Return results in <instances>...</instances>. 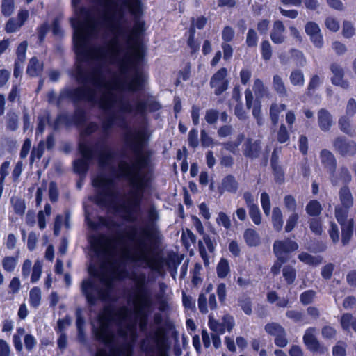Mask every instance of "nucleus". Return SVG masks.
Instances as JSON below:
<instances>
[{"instance_id": "obj_34", "label": "nucleus", "mask_w": 356, "mask_h": 356, "mask_svg": "<svg viewBox=\"0 0 356 356\" xmlns=\"http://www.w3.org/2000/svg\"><path fill=\"white\" fill-rule=\"evenodd\" d=\"M340 323L343 330H348L351 327L353 330L356 332V318H355L351 314H343L341 316Z\"/></svg>"}, {"instance_id": "obj_28", "label": "nucleus", "mask_w": 356, "mask_h": 356, "mask_svg": "<svg viewBox=\"0 0 356 356\" xmlns=\"http://www.w3.org/2000/svg\"><path fill=\"white\" fill-rule=\"evenodd\" d=\"M212 290L213 285L212 284H209L206 287L204 293H201L199 295L197 300L198 309L202 314H205L208 313L207 298L206 297V294L211 293Z\"/></svg>"}, {"instance_id": "obj_30", "label": "nucleus", "mask_w": 356, "mask_h": 356, "mask_svg": "<svg viewBox=\"0 0 356 356\" xmlns=\"http://www.w3.org/2000/svg\"><path fill=\"white\" fill-rule=\"evenodd\" d=\"M243 237L248 246H257L260 243V237L253 229H247L244 232Z\"/></svg>"}, {"instance_id": "obj_47", "label": "nucleus", "mask_w": 356, "mask_h": 356, "mask_svg": "<svg viewBox=\"0 0 356 356\" xmlns=\"http://www.w3.org/2000/svg\"><path fill=\"white\" fill-rule=\"evenodd\" d=\"M261 54L262 56V58L265 61H268L270 60L273 55V51L271 44H270L269 41H262V42L261 43Z\"/></svg>"}, {"instance_id": "obj_53", "label": "nucleus", "mask_w": 356, "mask_h": 356, "mask_svg": "<svg viewBox=\"0 0 356 356\" xmlns=\"http://www.w3.org/2000/svg\"><path fill=\"white\" fill-rule=\"evenodd\" d=\"M342 34L346 38H350L355 34V29L351 22L347 20L343 21Z\"/></svg>"}, {"instance_id": "obj_12", "label": "nucleus", "mask_w": 356, "mask_h": 356, "mask_svg": "<svg viewBox=\"0 0 356 356\" xmlns=\"http://www.w3.org/2000/svg\"><path fill=\"white\" fill-rule=\"evenodd\" d=\"M95 156L97 158V164L100 169L110 167L115 159V152L108 145V143L100 142L98 147H95Z\"/></svg>"}, {"instance_id": "obj_14", "label": "nucleus", "mask_w": 356, "mask_h": 356, "mask_svg": "<svg viewBox=\"0 0 356 356\" xmlns=\"http://www.w3.org/2000/svg\"><path fill=\"white\" fill-rule=\"evenodd\" d=\"M333 147L342 156H354L356 154V142L345 136H338L333 141Z\"/></svg>"}, {"instance_id": "obj_21", "label": "nucleus", "mask_w": 356, "mask_h": 356, "mask_svg": "<svg viewBox=\"0 0 356 356\" xmlns=\"http://www.w3.org/2000/svg\"><path fill=\"white\" fill-rule=\"evenodd\" d=\"M285 26L282 21L276 20L274 22L270 35V39L274 44H280L285 41Z\"/></svg>"}, {"instance_id": "obj_16", "label": "nucleus", "mask_w": 356, "mask_h": 356, "mask_svg": "<svg viewBox=\"0 0 356 356\" xmlns=\"http://www.w3.org/2000/svg\"><path fill=\"white\" fill-rule=\"evenodd\" d=\"M316 329L315 327H309L305 330L303 336V342L307 348L313 353L323 354L327 351V348L321 346L316 337Z\"/></svg>"}, {"instance_id": "obj_17", "label": "nucleus", "mask_w": 356, "mask_h": 356, "mask_svg": "<svg viewBox=\"0 0 356 356\" xmlns=\"http://www.w3.org/2000/svg\"><path fill=\"white\" fill-rule=\"evenodd\" d=\"M298 248V243L290 238L277 240L274 242L273 247L275 255L279 257L282 260V257H289L288 254L297 250Z\"/></svg>"}, {"instance_id": "obj_19", "label": "nucleus", "mask_w": 356, "mask_h": 356, "mask_svg": "<svg viewBox=\"0 0 356 356\" xmlns=\"http://www.w3.org/2000/svg\"><path fill=\"white\" fill-rule=\"evenodd\" d=\"M261 142L248 138L243 145V153L245 157L250 159L258 158L261 153Z\"/></svg>"}, {"instance_id": "obj_36", "label": "nucleus", "mask_w": 356, "mask_h": 356, "mask_svg": "<svg viewBox=\"0 0 356 356\" xmlns=\"http://www.w3.org/2000/svg\"><path fill=\"white\" fill-rule=\"evenodd\" d=\"M348 116H341L338 121L339 128L345 134L352 136L353 134V128L350 123V120Z\"/></svg>"}, {"instance_id": "obj_26", "label": "nucleus", "mask_w": 356, "mask_h": 356, "mask_svg": "<svg viewBox=\"0 0 356 356\" xmlns=\"http://www.w3.org/2000/svg\"><path fill=\"white\" fill-rule=\"evenodd\" d=\"M354 220L353 218L348 221L346 225H341V243L343 245L349 243L353 233Z\"/></svg>"}, {"instance_id": "obj_43", "label": "nucleus", "mask_w": 356, "mask_h": 356, "mask_svg": "<svg viewBox=\"0 0 356 356\" xmlns=\"http://www.w3.org/2000/svg\"><path fill=\"white\" fill-rule=\"evenodd\" d=\"M209 327L212 331L218 334H222L225 332V323H220L214 319L211 315L209 316Z\"/></svg>"}, {"instance_id": "obj_59", "label": "nucleus", "mask_w": 356, "mask_h": 356, "mask_svg": "<svg viewBox=\"0 0 356 356\" xmlns=\"http://www.w3.org/2000/svg\"><path fill=\"white\" fill-rule=\"evenodd\" d=\"M261 204L266 216H269L270 212V201L267 193L263 192L261 194Z\"/></svg>"}, {"instance_id": "obj_55", "label": "nucleus", "mask_w": 356, "mask_h": 356, "mask_svg": "<svg viewBox=\"0 0 356 356\" xmlns=\"http://www.w3.org/2000/svg\"><path fill=\"white\" fill-rule=\"evenodd\" d=\"M258 36L253 29H250L246 36V44L248 47H255L257 45Z\"/></svg>"}, {"instance_id": "obj_23", "label": "nucleus", "mask_w": 356, "mask_h": 356, "mask_svg": "<svg viewBox=\"0 0 356 356\" xmlns=\"http://www.w3.org/2000/svg\"><path fill=\"white\" fill-rule=\"evenodd\" d=\"M339 197L341 205L346 208H352L354 198L350 189L348 186H343L339 191Z\"/></svg>"}, {"instance_id": "obj_63", "label": "nucleus", "mask_w": 356, "mask_h": 356, "mask_svg": "<svg viewBox=\"0 0 356 356\" xmlns=\"http://www.w3.org/2000/svg\"><path fill=\"white\" fill-rule=\"evenodd\" d=\"M28 43L26 41L22 42L17 47L16 54L17 60L23 63L25 60L26 58V51L27 49Z\"/></svg>"}, {"instance_id": "obj_7", "label": "nucleus", "mask_w": 356, "mask_h": 356, "mask_svg": "<svg viewBox=\"0 0 356 356\" xmlns=\"http://www.w3.org/2000/svg\"><path fill=\"white\" fill-rule=\"evenodd\" d=\"M99 282L91 278L82 280L81 292L89 307L95 306L98 301L105 302L111 298L113 289V278L102 273L99 276Z\"/></svg>"}, {"instance_id": "obj_22", "label": "nucleus", "mask_w": 356, "mask_h": 356, "mask_svg": "<svg viewBox=\"0 0 356 356\" xmlns=\"http://www.w3.org/2000/svg\"><path fill=\"white\" fill-rule=\"evenodd\" d=\"M318 124L323 131H328L333 124V118L331 113L325 108H321L317 113Z\"/></svg>"}, {"instance_id": "obj_38", "label": "nucleus", "mask_w": 356, "mask_h": 356, "mask_svg": "<svg viewBox=\"0 0 356 356\" xmlns=\"http://www.w3.org/2000/svg\"><path fill=\"white\" fill-rule=\"evenodd\" d=\"M216 273L219 278H225L230 273L229 261L227 259L221 258L216 266Z\"/></svg>"}, {"instance_id": "obj_39", "label": "nucleus", "mask_w": 356, "mask_h": 356, "mask_svg": "<svg viewBox=\"0 0 356 356\" xmlns=\"http://www.w3.org/2000/svg\"><path fill=\"white\" fill-rule=\"evenodd\" d=\"M298 259L302 262L312 266H318L322 262L321 257H314L307 252H301L298 255Z\"/></svg>"}, {"instance_id": "obj_25", "label": "nucleus", "mask_w": 356, "mask_h": 356, "mask_svg": "<svg viewBox=\"0 0 356 356\" xmlns=\"http://www.w3.org/2000/svg\"><path fill=\"white\" fill-rule=\"evenodd\" d=\"M42 71L43 63H40L36 57L31 58L27 66L26 74L30 76L35 77L40 76Z\"/></svg>"}, {"instance_id": "obj_18", "label": "nucleus", "mask_w": 356, "mask_h": 356, "mask_svg": "<svg viewBox=\"0 0 356 356\" xmlns=\"http://www.w3.org/2000/svg\"><path fill=\"white\" fill-rule=\"evenodd\" d=\"M330 70L332 74L331 77V83L337 86H340L343 89L349 88V82L345 80V72L343 68L337 63H332L330 65Z\"/></svg>"}, {"instance_id": "obj_52", "label": "nucleus", "mask_w": 356, "mask_h": 356, "mask_svg": "<svg viewBox=\"0 0 356 356\" xmlns=\"http://www.w3.org/2000/svg\"><path fill=\"white\" fill-rule=\"evenodd\" d=\"M11 203L16 214L19 216L24 215L26 209L24 200L17 197L12 198Z\"/></svg>"}, {"instance_id": "obj_51", "label": "nucleus", "mask_w": 356, "mask_h": 356, "mask_svg": "<svg viewBox=\"0 0 356 356\" xmlns=\"http://www.w3.org/2000/svg\"><path fill=\"white\" fill-rule=\"evenodd\" d=\"M15 9V1L14 0H2L1 3V13L5 17L10 16Z\"/></svg>"}, {"instance_id": "obj_42", "label": "nucleus", "mask_w": 356, "mask_h": 356, "mask_svg": "<svg viewBox=\"0 0 356 356\" xmlns=\"http://www.w3.org/2000/svg\"><path fill=\"white\" fill-rule=\"evenodd\" d=\"M25 334V329L24 327H18L17 332L13 336V343L15 350L20 353L23 350V345L21 341L22 337Z\"/></svg>"}, {"instance_id": "obj_37", "label": "nucleus", "mask_w": 356, "mask_h": 356, "mask_svg": "<svg viewBox=\"0 0 356 356\" xmlns=\"http://www.w3.org/2000/svg\"><path fill=\"white\" fill-rule=\"evenodd\" d=\"M272 222L277 232L282 230L283 227L282 213L279 207H274L272 213Z\"/></svg>"}, {"instance_id": "obj_11", "label": "nucleus", "mask_w": 356, "mask_h": 356, "mask_svg": "<svg viewBox=\"0 0 356 356\" xmlns=\"http://www.w3.org/2000/svg\"><path fill=\"white\" fill-rule=\"evenodd\" d=\"M79 150L81 157L74 161V170L79 175H85L88 171L91 161L94 159V149L87 143H80Z\"/></svg>"}, {"instance_id": "obj_57", "label": "nucleus", "mask_w": 356, "mask_h": 356, "mask_svg": "<svg viewBox=\"0 0 356 356\" xmlns=\"http://www.w3.org/2000/svg\"><path fill=\"white\" fill-rule=\"evenodd\" d=\"M219 118V112L216 109H208L206 111L204 119L209 124H213L217 122Z\"/></svg>"}, {"instance_id": "obj_8", "label": "nucleus", "mask_w": 356, "mask_h": 356, "mask_svg": "<svg viewBox=\"0 0 356 356\" xmlns=\"http://www.w3.org/2000/svg\"><path fill=\"white\" fill-rule=\"evenodd\" d=\"M142 346L146 353L158 352L160 356H166L168 345L165 329L159 327L154 332L147 333L146 339L142 341Z\"/></svg>"}, {"instance_id": "obj_6", "label": "nucleus", "mask_w": 356, "mask_h": 356, "mask_svg": "<svg viewBox=\"0 0 356 356\" xmlns=\"http://www.w3.org/2000/svg\"><path fill=\"white\" fill-rule=\"evenodd\" d=\"M113 313L109 307H105L98 315L99 327H94L93 332L97 341L110 348L108 353L104 348L98 349L95 356H132V348L127 345L114 346L115 334L111 328Z\"/></svg>"}, {"instance_id": "obj_31", "label": "nucleus", "mask_w": 356, "mask_h": 356, "mask_svg": "<svg viewBox=\"0 0 356 356\" xmlns=\"http://www.w3.org/2000/svg\"><path fill=\"white\" fill-rule=\"evenodd\" d=\"M305 210L309 216L316 217L321 213L323 207L318 200H312L307 203Z\"/></svg>"}, {"instance_id": "obj_49", "label": "nucleus", "mask_w": 356, "mask_h": 356, "mask_svg": "<svg viewBox=\"0 0 356 356\" xmlns=\"http://www.w3.org/2000/svg\"><path fill=\"white\" fill-rule=\"evenodd\" d=\"M238 302L245 314L250 315L252 314V300L250 297L243 296L238 299Z\"/></svg>"}, {"instance_id": "obj_60", "label": "nucleus", "mask_w": 356, "mask_h": 356, "mask_svg": "<svg viewBox=\"0 0 356 356\" xmlns=\"http://www.w3.org/2000/svg\"><path fill=\"white\" fill-rule=\"evenodd\" d=\"M315 295L316 292L313 290H307L303 292L300 294V302L304 305L312 303L315 297Z\"/></svg>"}, {"instance_id": "obj_54", "label": "nucleus", "mask_w": 356, "mask_h": 356, "mask_svg": "<svg viewBox=\"0 0 356 356\" xmlns=\"http://www.w3.org/2000/svg\"><path fill=\"white\" fill-rule=\"evenodd\" d=\"M21 24L14 17L10 18L5 25V31L7 33H15L20 29Z\"/></svg>"}, {"instance_id": "obj_45", "label": "nucleus", "mask_w": 356, "mask_h": 356, "mask_svg": "<svg viewBox=\"0 0 356 356\" xmlns=\"http://www.w3.org/2000/svg\"><path fill=\"white\" fill-rule=\"evenodd\" d=\"M44 142L41 140L39 142L37 147H34L32 149L30 156L31 163H33L35 159L39 160L42 158L44 152Z\"/></svg>"}, {"instance_id": "obj_3", "label": "nucleus", "mask_w": 356, "mask_h": 356, "mask_svg": "<svg viewBox=\"0 0 356 356\" xmlns=\"http://www.w3.org/2000/svg\"><path fill=\"white\" fill-rule=\"evenodd\" d=\"M148 222L145 227H138L132 225L126 234V237L133 243V252L129 248H121L124 258L135 262L145 263L152 270L159 272L163 267V259L152 253L163 239L159 228L155 222L159 220L156 209L152 207L149 209Z\"/></svg>"}, {"instance_id": "obj_33", "label": "nucleus", "mask_w": 356, "mask_h": 356, "mask_svg": "<svg viewBox=\"0 0 356 356\" xmlns=\"http://www.w3.org/2000/svg\"><path fill=\"white\" fill-rule=\"evenodd\" d=\"M19 257V252L15 257L6 256L2 259V266L5 271L11 273L15 270Z\"/></svg>"}, {"instance_id": "obj_35", "label": "nucleus", "mask_w": 356, "mask_h": 356, "mask_svg": "<svg viewBox=\"0 0 356 356\" xmlns=\"http://www.w3.org/2000/svg\"><path fill=\"white\" fill-rule=\"evenodd\" d=\"M292 86H302L305 83V76L302 71L299 69L293 70L289 76Z\"/></svg>"}, {"instance_id": "obj_5", "label": "nucleus", "mask_w": 356, "mask_h": 356, "mask_svg": "<svg viewBox=\"0 0 356 356\" xmlns=\"http://www.w3.org/2000/svg\"><path fill=\"white\" fill-rule=\"evenodd\" d=\"M81 84L82 86L74 88H64L61 89L58 97L54 90H49L47 94V102L60 106L64 99H68L74 106H77L81 102H86L92 105H98L100 109L105 111L109 110L113 106L115 99L111 90L97 98L95 88L86 86L87 83Z\"/></svg>"}, {"instance_id": "obj_56", "label": "nucleus", "mask_w": 356, "mask_h": 356, "mask_svg": "<svg viewBox=\"0 0 356 356\" xmlns=\"http://www.w3.org/2000/svg\"><path fill=\"white\" fill-rule=\"evenodd\" d=\"M309 228L311 231L316 235H321L322 233V224L319 218H312L309 220Z\"/></svg>"}, {"instance_id": "obj_15", "label": "nucleus", "mask_w": 356, "mask_h": 356, "mask_svg": "<svg viewBox=\"0 0 356 356\" xmlns=\"http://www.w3.org/2000/svg\"><path fill=\"white\" fill-rule=\"evenodd\" d=\"M227 70L225 67L219 69L211 78L209 85L214 89L216 95H220L227 90L229 81L226 79Z\"/></svg>"}, {"instance_id": "obj_27", "label": "nucleus", "mask_w": 356, "mask_h": 356, "mask_svg": "<svg viewBox=\"0 0 356 356\" xmlns=\"http://www.w3.org/2000/svg\"><path fill=\"white\" fill-rule=\"evenodd\" d=\"M238 188V183L233 175H229L223 178L221 183V188L223 191H226L232 193H236Z\"/></svg>"}, {"instance_id": "obj_40", "label": "nucleus", "mask_w": 356, "mask_h": 356, "mask_svg": "<svg viewBox=\"0 0 356 356\" xmlns=\"http://www.w3.org/2000/svg\"><path fill=\"white\" fill-rule=\"evenodd\" d=\"M19 118L16 113L9 111L7 113L6 129L11 131H15L18 129Z\"/></svg>"}, {"instance_id": "obj_20", "label": "nucleus", "mask_w": 356, "mask_h": 356, "mask_svg": "<svg viewBox=\"0 0 356 356\" xmlns=\"http://www.w3.org/2000/svg\"><path fill=\"white\" fill-rule=\"evenodd\" d=\"M152 307H145L141 302H135V312L140 316L139 329L145 332L147 330L149 313Z\"/></svg>"}, {"instance_id": "obj_48", "label": "nucleus", "mask_w": 356, "mask_h": 356, "mask_svg": "<svg viewBox=\"0 0 356 356\" xmlns=\"http://www.w3.org/2000/svg\"><path fill=\"white\" fill-rule=\"evenodd\" d=\"M287 318L291 319L294 323H306L305 315L303 312L297 310H288L286 312Z\"/></svg>"}, {"instance_id": "obj_50", "label": "nucleus", "mask_w": 356, "mask_h": 356, "mask_svg": "<svg viewBox=\"0 0 356 356\" xmlns=\"http://www.w3.org/2000/svg\"><path fill=\"white\" fill-rule=\"evenodd\" d=\"M265 330L268 334L275 337L283 333L285 330L282 326L277 323H267L265 325Z\"/></svg>"}, {"instance_id": "obj_4", "label": "nucleus", "mask_w": 356, "mask_h": 356, "mask_svg": "<svg viewBox=\"0 0 356 356\" xmlns=\"http://www.w3.org/2000/svg\"><path fill=\"white\" fill-rule=\"evenodd\" d=\"M72 75L78 83H90L96 88L105 89V91L102 92L101 97L110 90L115 97V102L111 109L107 111L102 109L106 112V114L102 120V131L103 136L95 143V146L98 147L100 142L103 143L108 142L111 130L116 124V121L120 119L119 115L114 112H111V111L117 103L120 104V101L122 99H117L116 95L113 92V86L110 81H106L102 64H95L86 67L83 63L78 62Z\"/></svg>"}, {"instance_id": "obj_44", "label": "nucleus", "mask_w": 356, "mask_h": 356, "mask_svg": "<svg viewBox=\"0 0 356 356\" xmlns=\"http://www.w3.org/2000/svg\"><path fill=\"white\" fill-rule=\"evenodd\" d=\"M41 300V291L38 287H33L29 293V302L33 307L37 308Z\"/></svg>"}, {"instance_id": "obj_9", "label": "nucleus", "mask_w": 356, "mask_h": 356, "mask_svg": "<svg viewBox=\"0 0 356 356\" xmlns=\"http://www.w3.org/2000/svg\"><path fill=\"white\" fill-rule=\"evenodd\" d=\"M161 108V104L152 99L147 100H138L136 102L135 107L129 101H124L121 99L120 101V111L123 113L134 115H139L143 118H145L147 115V111L149 112H155L159 111Z\"/></svg>"}, {"instance_id": "obj_58", "label": "nucleus", "mask_w": 356, "mask_h": 356, "mask_svg": "<svg viewBox=\"0 0 356 356\" xmlns=\"http://www.w3.org/2000/svg\"><path fill=\"white\" fill-rule=\"evenodd\" d=\"M249 215L253 222L256 225H260L261 222V212L257 205L248 208Z\"/></svg>"}, {"instance_id": "obj_32", "label": "nucleus", "mask_w": 356, "mask_h": 356, "mask_svg": "<svg viewBox=\"0 0 356 356\" xmlns=\"http://www.w3.org/2000/svg\"><path fill=\"white\" fill-rule=\"evenodd\" d=\"M350 208H346L342 205L335 207V218L340 225H346L348 211Z\"/></svg>"}, {"instance_id": "obj_61", "label": "nucleus", "mask_w": 356, "mask_h": 356, "mask_svg": "<svg viewBox=\"0 0 356 356\" xmlns=\"http://www.w3.org/2000/svg\"><path fill=\"white\" fill-rule=\"evenodd\" d=\"M277 140L280 143H284L289 140V134L286 126L282 124L279 128Z\"/></svg>"}, {"instance_id": "obj_41", "label": "nucleus", "mask_w": 356, "mask_h": 356, "mask_svg": "<svg viewBox=\"0 0 356 356\" xmlns=\"http://www.w3.org/2000/svg\"><path fill=\"white\" fill-rule=\"evenodd\" d=\"M283 277L287 284H292L296 278V269L289 265L285 266L282 269Z\"/></svg>"}, {"instance_id": "obj_2", "label": "nucleus", "mask_w": 356, "mask_h": 356, "mask_svg": "<svg viewBox=\"0 0 356 356\" xmlns=\"http://www.w3.org/2000/svg\"><path fill=\"white\" fill-rule=\"evenodd\" d=\"M152 131L148 123H144L134 132L128 131L124 140L127 147L136 156L133 163L121 161L118 164L119 177L126 179L130 190L126 200L118 202V191L115 179L104 173H99L92 179V184L95 188L92 201L99 207H111L117 212L123 213V218L134 222L137 220L136 214L140 211L144 193L150 184V179L143 170L147 168L152 162L154 151L143 149L148 145Z\"/></svg>"}, {"instance_id": "obj_24", "label": "nucleus", "mask_w": 356, "mask_h": 356, "mask_svg": "<svg viewBox=\"0 0 356 356\" xmlns=\"http://www.w3.org/2000/svg\"><path fill=\"white\" fill-rule=\"evenodd\" d=\"M272 86L274 91L280 97H287L289 96L288 90L283 79L278 74L273 76Z\"/></svg>"}, {"instance_id": "obj_46", "label": "nucleus", "mask_w": 356, "mask_h": 356, "mask_svg": "<svg viewBox=\"0 0 356 356\" xmlns=\"http://www.w3.org/2000/svg\"><path fill=\"white\" fill-rule=\"evenodd\" d=\"M73 122L76 126L83 125L86 121V113L83 108L77 107L73 115Z\"/></svg>"}, {"instance_id": "obj_62", "label": "nucleus", "mask_w": 356, "mask_h": 356, "mask_svg": "<svg viewBox=\"0 0 356 356\" xmlns=\"http://www.w3.org/2000/svg\"><path fill=\"white\" fill-rule=\"evenodd\" d=\"M42 263L40 261H36L33 267L32 274L31 277V282L34 283L39 280L42 273Z\"/></svg>"}, {"instance_id": "obj_64", "label": "nucleus", "mask_w": 356, "mask_h": 356, "mask_svg": "<svg viewBox=\"0 0 356 356\" xmlns=\"http://www.w3.org/2000/svg\"><path fill=\"white\" fill-rule=\"evenodd\" d=\"M298 214L296 212H293L290 215L286 220V224L285 226V231L286 232H290L294 229L298 222Z\"/></svg>"}, {"instance_id": "obj_29", "label": "nucleus", "mask_w": 356, "mask_h": 356, "mask_svg": "<svg viewBox=\"0 0 356 356\" xmlns=\"http://www.w3.org/2000/svg\"><path fill=\"white\" fill-rule=\"evenodd\" d=\"M252 90L257 99H262L268 95V89L264 86V82L260 79H254Z\"/></svg>"}, {"instance_id": "obj_1", "label": "nucleus", "mask_w": 356, "mask_h": 356, "mask_svg": "<svg viewBox=\"0 0 356 356\" xmlns=\"http://www.w3.org/2000/svg\"><path fill=\"white\" fill-rule=\"evenodd\" d=\"M108 10L96 9L97 17L88 15V30L75 28L73 41L79 62L91 61L103 65L117 61L120 74L125 77L130 71L131 79H124L115 83V88L122 91L142 90L147 75L140 69L145 49L135 41L145 31V22L140 20L143 14L141 0H123L121 4Z\"/></svg>"}, {"instance_id": "obj_13", "label": "nucleus", "mask_w": 356, "mask_h": 356, "mask_svg": "<svg viewBox=\"0 0 356 356\" xmlns=\"http://www.w3.org/2000/svg\"><path fill=\"white\" fill-rule=\"evenodd\" d=\"M320 159L324 168L330 173V179L333 186L338 184V179L335 175L337 170V159L330 150L322 149L320 152Z\"/></svg>"}, {"instance_id": "obj_10", "label": "nucleus", "mask_w": 356, "mask_h": 356, "mask_svg": "<svg viewBox=\"0 0 356 356\" xmlns=\"http://www.w3.org/2000/svg\"><path fill=\"white\" fill-rule=\"evenodd\" d=\"M136 287L135 302H141L145 307H152V291L147 286V276L145 273L133 275L131 277Z\"/></svg>"}]
</instances>
